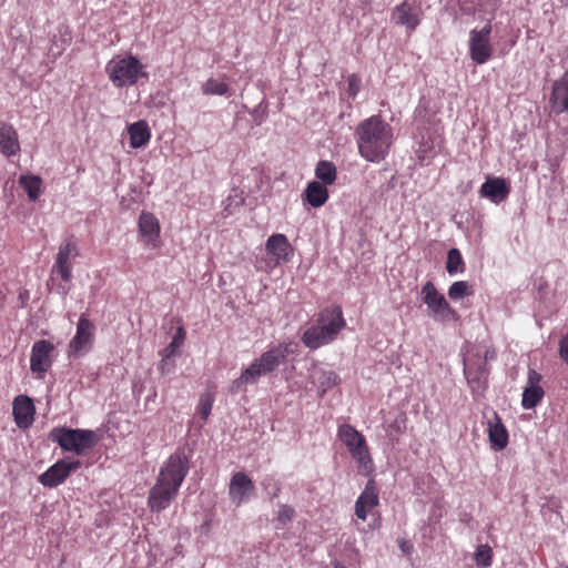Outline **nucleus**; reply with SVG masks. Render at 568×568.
Listing matches in <instances>:
<instances>
[{
    "label": "nucleus",
    "instance_id": "obj_26",
    "mask_svg": "<svg viewBox=\"0 0 568 568\" xmlns=\"http://www.w3.org/2000/svg\"><path fill=\"white\" fill-rule=\"evenodd\" d=\"M312 382L322 388V393H325L327 388H331L338 383V376L333 371H325L322 368H314L311 374Z\"/></svg>",
    "mask_w": 568,
    "mask_h": 568
},
{
    "label": "nucleus",
    "instance_id": "obj_5",
    "mask_svg": "<svg viewBox=\"0 0 568 568\" xmlns=\"http://www.w3.org/2000/svg\"><path fill=\"white\" fill-rule=\"evenodd\" d=\"M337 436L357 463L358 473L368 476L373 471L374 465L365 437L349 424L341 425Z\"/></svg>",
    "mask_w": 568,
    "mask_h": 568
},
{
    "label": "nucleus",
    "instance_id": "obj_12",
    "mask_svg": "<svg viewBox=\"0 0 568 568\" xmlns=\"http://www.w3.org/2000/svg\"><path fill=\"white\" fill-rule=\"evenodd\" d=\"M53 349V344L47 339H40L33 344L30 357V368L33 373L42 375L50 368L52 364L50 355Z\"/></svg>",
    "mask_w": 568,
    "mask_h": 568
},
{
    "label": "nucleus",
    "instance_id": "obj_34",
    "mask_svg": "<svg viewBox=\"0 0 568 568\" xmlns=\"http://www.w3.org/2000/svg\"><path fill=\"white\" fill-rule=\"evenodd\" d=\"M475 560L478 567L488 568L493 560V550L488 545H480L475 552Z\"/></svg>",
    "mask_w": 568,
    "mask_h": 568
},
{
    "label": "nucleus",
    "instance_id": "obj_7",
    "mask_svg": "<svg viewBox=\"0 0 568 568\" xmlns=\"http://www.w3.org/2000/svg\"><path fill=\"white\" fill-rule=\"evenodd\" d=\"M423 301L427 305L429 315L435 321H455L457 312L450 307L443 294H440L432 282H426L422 287Z\"/></svg>",
    "mask_w": 568,
    "mask_h": 568
},
{
    "label": "nucleus",
    "instance_id": "obj_29",
    "mask_svg": "<svg viewBox=\"0 0 568 568\" xmlns=\"http://www.w3.org/2000/svg\"><path fill=\"white\" fill-rule=\"evenodd\" d=\"M544 389L541 387L527 386L523 393L521 405L526 409L534 408L544 397Z\"/></svg>",
    "mask_w": 568,
    "mask_h": 568
},
{
    "label": "nucleus",
    "instance_id": "obj_27",
    "mask_svg": "<svg viewBox=\"0 0 568 568\" xmlns=\"http://www.w3.org/2000/svg\"><path fill=\"white\" fill-rule=\"evenodd\" d=\"M19 184L27 192L30 201H36L40 196L42 180L37 175H21Z\"/></svg>",
    "mask_w": 568,
    "mask_h": 568
},
{
    "label": "nucleus",
    "instance_id": "obj_10",
    "mask_svg": "<svg viewBox=\"0 0 568 568\" xmlns=\"http://www.w3.org/2000/svg\"><path fill=\"white\" fill-rule=\"evenodd\" d=\"M79 254L78 243L73 236L67 239L60 246L52 271L57 272L64 282L71 280V260Z\"/></svg>",
    "mask_w": 568,
    "mask_h": 568
},
{
    "label": "nucleus",
    "instance_id": "obj_13",
    "mask_svg": "<svg viewBox=\"0 0 568 568\" xmlns=\"http://www.w3.org/2000/svg\"><path fill=\"white\" fill-rule=\"evenodd\" d=\"M254 484L248 476L239 471L231 478L229 495L232 503L240 506L254 491Z\"/></svg>",
    "mask_w": 568,
    "mask_h": 568
},
{
    "label": "nucleus",
    "instance_id": "obj_15",
    "mask_svg": "<svg viewBox=\"0 0 568 568\" xmlns=\"http://www.w3.org/2000/svg\"><path fill=\"white\" fill-rule=\"evenodd\" d=\"M378 490L376 483L369 479L355 503V515L358 519L365 520L368 511L378 505Z\"/></svg>",
    "mask_w": 568,
    "mask_h": 568
},
{
    "label": "nucleus",
    "instance_id": "obj_23",
    "mask_svg": "<svg viewBox=\"0 0 568 568\" xmlns=\"http://www.w3.org/2000/svg\"><path fill=\"white\" fill-rule=\"evenodd\" d=\"M305 200L313 207H320L325 204L328 199V191L325 184L320 181H312L304 191Z\"/></svg>",
    "mask_w": 568,
    "mask_h": 568
},
{
    "label": "nucleus",
    "instance_id": "obj_1",
    "mask_svg": "<svg viewBox=\"0 0 568 568\" xmlns=\"http://www.w3.org/2000/svg\"><path fill=\"white\" fill-rule=\"evenodd\" d=\"M189 473V459L182 452L172 454L162 466L156 484L149 493L152 511L165 509L175 498L181 484Z\"/></svg>",
    "mask_w": 568,
    "mask_h": 568
},
{
    "label": "nucleus",
    "instance_id": "obj_42",
    "mask_svg": "<svg viewBox=\"0 0 568 568\" xmlns=\"http://www.w3.org/2000/svg\"><path fill=\"white\" fill-rule=\"evenodd\" d=\"M334 568H346V567L343 566L342 564H339L338 561H335L334 562Z\"/></svg>",
    "mask_w": 568,
    "mask_h": 568
},
{
    "label": "nucleus",
    "instance_id": "obj_4",
    "mask_svg": "<svg viewBox=\"0 0 568 568\" xmlns=\"http://www.w3.org/2000/svg\"><path fill=\"white\" fill-rule=\"evenodd\" d=\"M49 439L57 443L63 450L81 456L98 444L99 436L91 429L54 427L49 433Z\"/></svg>",
    "mask_w": 568,
    "mask_h": 568
},
{
    "label": "nucleus",
    "instance_id": "obj_9",
    "mask_svg": "<svg viewBox=\"0 0 568 568\" xmlns=\"http://www.w3.org/2000/svg\"><path fill=\"white\" fill-rule=\"evenodd\" d=\"M490 32L491 26L489 22L481 30H471L470 32V57L478 64L485 63L491 55V47L489 44Z\"/></svg>",
    "mask_w": 568,
    "mask_h": 568
},
{
    "label": "nucleus",
    "instance_id": "obj_43",
    "mask_svg": "<svg viewBox=\"0 0 568 568\" xmlns=\"http://www.w3.org/2000/svg\"><path fill=\"white\" fill-rule=\"evenodd\" d=\"M280 493V488L276 487L275 490L273 491V495H272V498L276 497Z\"/></svg>",
    "mask_w": 568,
    "mask_h": 568
},
{
    "label": "nucleus",
    "instance_id": "obj_14",
    "mask_svg": "<svg viewBox=\"0 0 568 568\" xmlns=\"http://www.w3.org/2000/svg\"><path fill=\"white\" fill-rule=\"evenodd\" d=\"M94 325L84 314L79 318L75 336L70 341L69 352L78 354L85 349L93 341Z\"/></svg>",
    "mask_w": 568,
    "mask_h": 568
},
{
    "label": "nucleus",
    "instance_id": "obj_11",
    "mask_svg": "<svg viewBox=\"0 0 568 568\" xmlns=\"http://www.w3.org/2000/svg\"><path fill=\"white\" fill-rule=\"evenodd\" d=\"M285 347L276 346L263 353L260 358L255 359L248 367L254 369L253 374L256 378L273 372L286 357Z\"/></svg>",
    "mask_w": 568,
    "mask_h": 568
},
{
    "label": "nucleus",
    "instance_id": "obj_41",
    "mask_svg": "<svg viewBox=\"0 0 568 568\" xmlns=\"http://www.w3.org/2000/svg\"><path fill=\"white\" fill-rule=\"evenodd\" d=\"M159 369L162 374H168L171 372V367L169 365V358L165 357V353L163 352V358L161 361V364L159 366Z\"/></svg>",
    "mask_w": 568,
    "mask_h": 568
},
{
    "label": "nucleus",
    "instance_id": "obj_30",
    "mask_svg": "<svg viewBox=\"0 0 568 568\" xmlns=\"http://www.w3.org/2000/svg\"><path fill=\"white\" fill-rule=\"evenodd\" d=\"M227 83L214 78L207 79L202 85V92L205 95H224L227 93Z\"/></svg>",
    "mask_w": 568,
    "mask_h": 568
},
{
    "label": "nucleus",
    "instance_id": "obj_45",
    "mask_svg": "<svg viewBox=\"0 0 568 568\" xmlns=\"http://www.w3.org/2000/svg\"><path fill=\"white\" fill-rule=\"evenodd\" d=\"M406 549H407V546H405V544H404V545L402 546V550H403V551H407Z\"/></svg>",
    "mask_w": 568,
    "mask_h": 568
},
{
    "label": "nucleus",
    "instance_id": "obj_20",
    "mask_svg": "<svg viewBox=\"0 0 568 568\" xmlns=\"http://www.w3.org/2000/svg\"><path fill=\"white\" fill-rule=\"evenodd\" d=\"M20 151L18 133L11 124L0 122V152L6 156L16 155Z\"/></svg>",
    "mask_w": 568,
    "mask_h": 568
},
{
    "label": "nucleus",
    "instance_id": "obj_25",
    "mask_svg": "<svg viewBox=\"0 0 568 568\" xmlns=\"http://www.w3.org/2000/svg\"><path fill=\"white\" fill-rule=\"evenodd\" d=\"M130 144L134 149L144 146L150 140V129L148 123L140 120L129 126Z\"/></svg>",
    "mask_w": 568,
    "mask_h": 568
},
{
    "label": "nucleus",
    "instance_id": "obj_40",
    "mask_svg": "<svg viewBox=\"0 0 568 568\" xmlns=\"http://www.w3.org/2000/svg\"><path fill=\"white\" fill-rule=\"evenodd\" d=\"M541 375L534 369L528 372V386L540 387Z\"/></svg>",
    "mask_w": 568,
    "mask_h": 568
},
{
    "label": "nucleus",
    "instance_id": "obj_19",
    "mask_svg": "<svg viewBox=\"0 0 568 568\" xmlns=\"http://www.w3.org/2000/svg\"><path fill=\"white\" fill-rule=\"evenodd\" d=\"M139 232L145 244L155 246V241L160 236L158 219L150 212H142L139 217Z\"/></svg>",
    "mask_w": 568,
    "mask_h": 568
},
{
    "label": "nucleus",
    "instance_id": "obj_38",
    "mask_svg": "<svg viewBox=\"0 0 568 568\" xmlns=\"http://www.w3.org/2000/svg\"><path fill=\"white\" fill-rule=\"evenodd\" d=\"M359 88H361V78L357 77L356 74H352L348 78V94L351 97H355L358 93Z\"/></svg>",
    "mask_w": 568,
    "mask_h": 568
},
{
    "label": "nucleus",
    "instance_id": "obj_2",
    "mask_svg": "<svg viewBox=\"0 0 568 568\" xmlns=\"http://www.w3.org/2000/svg\"><path fill=\"white\" fill-rule=\"evenodd\" d=\"M355 136L359 154L369 162L384 160L393 142L390 125L378 115L362 121Z\"/></svg>",
    "mask_w": 568,
    "mask_h": 568
},
{
    "label": "nucleus",
    "instance_id": "obj_6",
    "mask_svg": "<svg viewBox=\"0 0 568 568\" xmlns=\"http://www.w3.org/2000/svg\"><path fill=\"white\" fill-rule=\"evenodd\" d=\"M105 71L116 87L133 85L140 77L148 78L143 64L133 55L114 58L108 62Z\"/></svg>",
    "mask_w": 568,
    "mask_h": 568
},
{
    "label": "nucleus",
    "instance_id": "obj_24",
    "mask_svg": "<svg viewBox=\"0 0 568 568\" xmlns=\"http://www.w3.org/2000/svg\"><path fill=\"white\" fill-rule=\"evenodd\" d=\"M393 19L397 24L405 26L409 30H414L419 23L417 14L413 12V8L407 1L395 8Z\"/></svg>",
    "mask_w": 568,
    "mask_h": 568
},
{
    "label": "nucleus",
    "instance_id": "obj_28",
    "mask_svg": "<svg viewBox=\"0 0 568 568\" xmlns=\"http://www.w3.org/2000/svg\"><path fill=\"white\" fill-rule=\"evenodd\" d=\"M315 175L322 184L331 185L336 180V168L329 161H320L315 169Z\"/></svg>",
    "mask_w": 568,
    "mask_h": 568
},
{
    "label": "nucleus",
    "instance_id": "obj_32",
    "mask_svg": "<svg viewBox=\"0 0 568 568\" xmlns=\"http://www.w3.org/2000/svg\"><path fill=\"white\" fill-rule=\"evenodd\" d=\"M473 294L471 286L465 281H458L450 285L448 288V296L450 300H459Z\"/></svg>",
    "mask_w": 568,
    "mask_h": 568
},
{
    "label": "nucleus",
    "instance_id": "obj_31",
    "mask_svg": "<svg viewBox=\"0 0 568 568\" xmlns=\"http://www.w3.org/2000/svg\"><path fill=\"white\" fill-rule=\"evenodd\" d=\"M465 268V263L462 257L459 250L450 248L447 254L446 270L453 275L458 272H463Z\"/></svg>",
    "mask_w": 568,
    "mask_h": 568
},
{
    "label": "nucleus",
    "instance_id": "obj_33",
    "mask_svg": "<svg viewBox=\"0 0 568 568\" xmlns=\"http://www.w3.org/2000/svg\"><path fill=\"white\" fill-rule=\"evenodd\" d=\"M295 510L293 507L288 505H280L278 511L276 515V528L283 529L288 523L294 519Z\"/></svg>",
    "mask_w": 568,
    "mask_h": 568
},
{
    "label": "nucleus",
    "instance_id": "obj_37",
    "mask_svg": "<svg viewBox=\"0 0 568 568\" xmlns=\"http://www.w3.org/2000/svg\"><path fill=\"white\" fill-rule=\"evenodd\" d=\"M185 337V332L182 327H180L174 335L172 342L164 348L165 357L170 358L175 354L176 348H179Z\"/></svg>",
    "mask_w": 568,
    "mask_h": 568
},
{
    "label": "nucleus",
    "instance_id": "obj_21",
    "mask_svg": "<svg viewBox=\"0 0 568 568\" xmlns=\"http://www.w3.org/2000/svg\"><path fill=\"white\" fill-rule=\"evenodd\" d=\"M488 437L491 447L496 450L504 449L508 444V432L497 413L488 420Z\"/></svg>",
    "mask_w": 568,
    "mask_h": 568
},
{
    "label": "nucleus",
    "instance_id": "obj_3",
    "mask_svg": "<svg viewBox=\"0 0 568 568\" xmlns=\"http://www.w3.org/2000/svg\"><path fill=\"white\" fill-rule=\"evenodd\" d=\"M344 326L342 308L337 305L326 307L320 313L316 324L304 332L302 341L305 346L316 349L334 341Z\"/></svg>",
    "mask_w": 568,
    "mask_h": 568
},
{
    "label": "nucleus",
    "instance_id": "obj_22",
    "mask_svg": "<svg viewBox=\"0 0 568 568\" xmlns=\"http://www.w3.org/2000/svg\"><path fill=\"white\" fill-rule=\"evenodd\" d=\"M34 405L28 396L19 395L13 402V415L20 427L29 426L33 420Z\"/></svg>",
    "mask_w": 568,
    "mask_h": 568
},
{
    "label": "nucleus",
    "instance_id": "obj_36",
    "mask_svg": "<svg viewBox=\"0 0 568 568\" xmlns=\"http://www.w3.org/2000/svg\"><path fill=\"white\" fill-rule=\"evenodd\" d=\"M214 396L211 392H205L200 397L199 410L203 419H206L211 414Z\"/></svg>",
    "mask_w": 568,
    "mask_h": 568
},
{
    "label": "nucleus",
    "instance_id": "obj_35",
    "mask_svg": "<svg viewBox=\"0 0 568 568\" xmlns=\"http://www.w3.org/2000/svg\"><path fill=\"white\" fill-rule=\"evenodd\" d=\"M253 371L254 369H250V367H247L245 371H243L241 376L239 378H236L235 381H233L231 388H230L231 393H237L245 384L255 383L257 378L253 374Z\"/></svg>",
    "mask_w": 568,
    "mask_h": 568
},
{
    "label": "nucleus",
    "instance_id": "obj_18",
    "mask_svg": "<svg viewBox=\"0 0 568 568\" xmlns=\"http://www.w3.org/2000/svg\"><path fill=\"white\" fill-rule=\"evenodd\" d=\"M549 102L556 113L568 111V70L554 82Z\"/></svg>",
    "mask_w": 568,
    "mask_h": 568
},
{
    "label": "nucleus",
    "instance_id": "obj_16",
    "mask_svg": "<svg viewBox=\"0 0 568 568\" xmlns=\"http://www.w3.org/2000/svg\"><path fill=\"white\" fill-rule=\"evenodd\" d=\"M266 252L272 255L276 264L288 262L292 254V246L284 234L271 235L265 244Z\"/></svg>",
    "mask_w": 568,
    "mask_h": 568
},
{
    "label": "nucleus",
    "instance_id": "obj_8",
    "mask_svg": "<svg viewBox=\"0 0 568 568\" xmlns=\"http://www.w3.org/2000/svg\"><path fill=\"white\" fill-rule=\"evenodd\" d=\"M81 466L80 460L73 458H64L52 465L47 471L39 476V481L49 488H53L62 484L71 474Z\"/></svg>",
    "mask_w": 568,
    "mask_h": 568
},
{
    "label": "nucleus",
    "instance_id": "obj_44",
    "mask_svg": "<svg viewBox=\"0 0 568 568\" xmlns=\"http://www.w3.org/2000/svg\"><path fill=\"white\" fill-rule=\"evenodd\" d=\"M406 549H407V546H405V544H404V545L402 546V550H403V551H407Z\"/></svg>",
    "mask_w": 568,
    "mask_h": 568
},
{
    "label": "nucleus",
    "instance_id": "obj_39",
    "mask_svg": "<svg viewBox=\"0 0 568 568\" xmlns=\"http://www.w3.org/2000/svg\"><path fill=\"white\" fill-rule=\"evenodd\" d=\"M559 346L560 356L568 364V333L561 338Z\"/></svg>",
    "mask_w": 568,
    "mask_h": 568
},
{
    "label": "nucleus",
    "instance_id": "obj_17",
    "mask_svg": "<svg viewBox=\"0 0 568 568\" xmlns=\"http://www.w3.org/2000/svg\"><path fill=\"white\" fill-rule=\"evenodd\" d=\"M509 192V184L501 178H488L479 190L481 196L487 197L495 203L506 200Z\"/></svg>",
    "mask_w": 568,
    "mask_h": 568
}]
</instances>
